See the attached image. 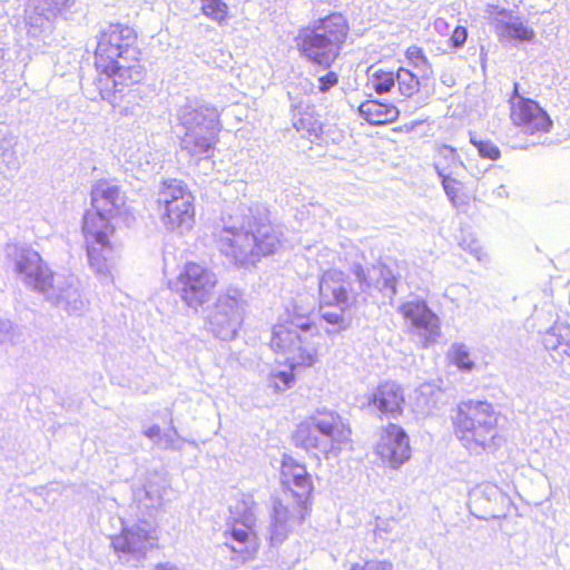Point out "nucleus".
Instances as JSON below:
<instances>
[{
	"instance_id": "423d86ee",
	"label": "nucleus",
	"mask_w": 570,
	"mask_h": 570,
	"mask_svg": "<svg viewBox=\"0 0 570 570\" xmlns=\"http://www.w3.org/2000/svg\"><path fill=\"white\" fill-rule=\"evenodd\" d=\"M499 420L500 413L487 401L462 402L453 420L454 432L470 453H494L503 443Z\"/></svg>"
},
{
	"instance_id": "7ed1b4c3",
	"label": "nucleus",
	"mask_w": 570,
	"mask_h": 570,
	"mask_svg": "<svg viewBox=\"0 0 570 570\" xmlns=\"http://www.w3.org/2000/svg\"><path fill=\"white\" fill-rule=\"evenodd\" d=\"M4 256L24 286L41 294L52 306L70 315L83 312L86 301L73 276L53 273L40 254L24 244H7Z\"/></svg>"
},
{
	"instance_id": "cd10ccee",
	"label": "nucleus",
	"mask_w": 570,
	"mask_h": 570,
	"mask_svg": "<svg viewBox=\"0 0 570 570\" xmlns=\"http://www.w3.org/2000/svg\"><path fill=\"white\" fill-rule=\"evenodd\" d=\"M542 343L547 350H570V326L564 323H556L542 337Z\"/></svg>"
},
{
	"instance_id": "603ef678",
	"label": "nucleus",
	"mask_w": 570,
	"mask_h": 570,
	"mask_svg": "<svg viewBox=\"0 0 570 570\" xmlns=\"http://www.w3.org/2000/svg\"><path fill=\"white\" fill-rule=\"evenodd\" d=\"M154 570H179L176 566L170 563H160L155 567Z\"/></svg>"
},
{
	"instance_id": "39448f33",
	"label": "nucleus",
	"mask_w": 570,
	"mask_h": 570,
	"mask_svg": "<svg viewBox=\"0 0 570 570\" xmlns=\"http://www.w3.org/2000/svg\"><path fill=\"white\" fill-rule=\"evenodd\" d=\"M320 340L316 323L295 305L287 318L273 327L271 347L285 356L291 368L309 367L316 362Z\"/></svg>"
},
{
	"instance_id": "58836bf2",
	"label": "nucleus",
	"mask_w": 570,
	"mask_h": 570,
	"mask_svg": "<svg viewBox=\"0 0 570 570\" xmlns=\"http://www.w3.org/2000/svg\"><path fill=\"white\" fill-rule=\"evenodd\" d=\"M297 130H305L309 136L318 137L323 132V125L312 116L301 117L296 122Z\"/></svg>"
},
{
	"instance_id": "ea45409f",
	"label": "nucleus",
	"mask_w": 570,
	"mask_h": 570,
	"mask_svg": "<svg viewBox=\"0 0 570 570\" xmlns=\"http://www.w3.org/2000/svg\"><path fill=\"white\" fill-rule=\"evenodd\" d=\"M348 570H393V566L387 561L366 560L350 562Z\"/></svg>"
},
{
	"instance_id": "49530a36",
	"label": "nucleus",
	"mask_w": 570,
	"mask_h": 570,
	"mask_svg": "<svg viewBox=\"0 0 570 570\" xmlns=\"http://www.w3.org/2000/svg\"><path fill=\"white\" fill-rule=\"evenodd\" d=\"M146 499L150 501L149 504H146L147 507H157L161 504V492L158 489H154L153 485H148L144 490Z\"/></svg>"
},
{
	"instance_id": "4468645a",
	"label": "nucleus",
	"mask_w": 570,
	"mask_h": 570,
	"mask_svg": "<svg viewBox=\"0 0 570 570\" xmlns=\"http://www.w3.org/2000/svg\"><path fill=\"white\" fill-rule=\"evenodd\" d=\"M307 514V508L299 504L284 503L274 499L271 521L266 528V539L271 547H279L301 524Z\"/></svg>"
},
{
	"instance_id": "c85d7f7f",
	"label": "nucleus",
	"mask_w": 570,
	"mask_h": 570,
	"mask_svg": "<svg viewBox=\"0 0 570 570\" xmlns=\"http://www.w3.org/2000/svg\"><path fill=\"white\" fill-rule=\"evenodd\" d=\"M368 82L376 94L383 95L390 92L395 86L396 73L392 71H385L375 66H371L367 70Z\"/></svg>"
},
{
	"instance_id": "5701e85b",
	"label": "nucleus",
	"mask_w": 570,
	"mask_h": 570,
	"mask_svg": "<svg viewBox=\"0 0 570 570\" xmlns=\"http://www.w3.org/2000/svg\"><path fill=\"white\" fill-rule=\"evenodd\" d=\"M219 132L184 131L179 142L180 153L188 157V163L191 165L210 159L214 156Z\"/></svg>"
},
{
	"instance_id": "4c0bfd02",
	"label": "nucleus",
	"mask_w": 570,
	"mask_h": 570,
	"mask_svg": "<svg viewBox=\"0 0 570 570\" xmlns=\"http://www.w3.org/2000/svg\"><path fill=\"white\" fill-rule=\"evenodd\" d=\"M471 144L476 148L479 155L482 158L491 160H498L501 156L499 147L490 140L478 139L475 136H471Z\"/></svg>"
},
{
	"instance_id": "4be33fe9",
	"label": "nucleus",
	"mask_w": 570,
	"mask_h": 570,
	"mask_svg": "<svg viewBox=\"0 0 570 570\" xmlns=\"http://www.w3.org/2000/svg\"><path fill=\"white\" fill-rule=\"evenodd\" d=\"M353 273L361 292L375 288L390 299L396 295V277L387 266L375 265L365 271L361 265H356Z\"/></svg>"
},
{
	"instance_id": "c9c22d12",
	"label": "nucleus",
	"mask_w": 570,
	"mask_h": 570,
	"mask_svg": "<svg viewBox=\"0 0 570 570\" xmlns=\"http://www.w3.org/2000/svg\"><path fill=\"white\" fill-rule=\"evenodd\" d=\"M294 380L295 377L292 372L278 371L269 375L267 386L273 392L278 393L289 389L294 383Z\"/></svg>"
},
{
	"instance_id": "6ab92c4d",
	"label": "nucleus",
	"mask_w": 570,
	"mask_h": 570,
	"mask_svg": "<svg viewBox=\"0 0 570 570\" xmlns=\"http://www.w3.org/2000/svg\"><path fill=\"white\" fill-rule=\"evenodd\" d=\"M487 12L501 41L531 42L535 38L534 30L513 11L498 6H489Z\"/></svg>"
},
{
	"instance_id": "2f4dec72",
	"label": "nucleus",
	"mask_w": 570,
	"mask_h": 570,
	"mask_svg": "<svg viewBox=\"0 0 570 570\" xmlns=\"http://www.w3.org/2000/svg\"><path fill=\"white\" fill-rule=\"evenodd\" d=\"M410 65L421 73L422 79H429L432 75L431 65L420 47L412 46L406 50Z\"/></svg>"
},
{
	"instance_id": "aec40b11",
	"label": "nucleus",
	"mask_w": 570,
	"mask_h": 570,
	"mask_svg": "<svg viewBox=\"0 0 570 570\" xmlns=\"http://www.w3.org/2000/svg\"><path fill=\"white\" fill-rule=\"evenodd\" d=\"M399 312L411 322L426 347L440 336V320L423 301H411L400 305Z\"/></svg>"
},
{
	"instance_id": "0eeeda50",
	"label": "nucleus",
	"mask_w": 570,
	"mask_h": 570,
	"mask_svg": "<svg viewBox=\"0 0 570 570\" xmlns=\"http://www.w3.org/2000/svg\"><path fill=\"white\" fill-rule=\"evenodd\" d=\"M348 30L344 16L334 12L301 30L295 42L302 57L323 69H328L340 57Z\"/></svg>"
},
{
	"instance_id": "a19ab883",
	"label": "nucleus",
	"mask_w": 570,
	"mask_h": 570,
	"mask_svg": "<svg viewBox=\"0 0 570 570\" xmlns=\"http://www.w3.org/2000/svg\"><path fill=\"white\" fill-rule=\"evenodd\" d=\"M396 524L394 519H376L374 533L377 538L385 540L386 535L394 530Z\"/></svg>"
},
{
	"instance_id": "c03bdc74",
	"label": "nucleus",
	"mask_w": 570,
	"mask_h": 570,
	"mask_svg": "<svg viewBox=\"0 0 570 570\" xmlns=\"http://www.w3.org/2000/svg\"><path fill=\"white\" fill-rule=\"evenodd\" d=\"M159 442L164 443L165 449H169V450L180 449L179 440L177 436V431L174 426L170 429V431L168 433L161 434Z\"/></svg>"
},
{
	"instance_id": "b1692460",
	"label": "nucleus",
	"mask_w": 570,
	"mask_h": 570,
	"mask_svg": "<svg viewBox=\"0 0 570 570\" xmlns=\"http://www.w3.org/2000/svg\"><path fill=\"white\" fill-rule=\"evenodd\" d=\"M404 395L402 387L394 382L380 384L368 396L367 405L386 417L396 419L402 414Z\"/></svg>"
},
{
	"instance_id": "393cba45",
	"label": "nucleus",
	"mask_w": 570,
	"mask_h": 570,
	"mask_svg": "<svg viewBox=\"0 0 570 570\" xmlns=\"http://www.w3.org/2000/svg\"><path fill=\"white\" fill-rule=\"evenodd\" d=\"M358 114L372 125H384L397 119L399 109L391 104L379 100H366L358 107Z\"/></svg>"
},
{
	"instance_id": "a878e982",
	"label": "nucleus",
	"mask_w": 570,
	"mask_h": 570,
	"mask_svg": "<svg viewBox=\"0 0 570 570\" xmlns=\"http://www.w3.org/2000/svg\"><path fill=\"white\" fill-rule=\"evenodd\" d=\"M230 550L238 553L244 560L249 559L256 551V535L245 523L234 524L230 529Z\"/></svg>"
},
{
	"instance_id": "9b49d317",
	"label": "nucleus",
	"mask_w": 570,
	"mask_h": 570,
	"mask_svg": "<svg viewBox=\"0 0 570 570\" xmlns=\"http://www.w3.org/2000/svg\"><path fill=\"white\" fill-rule=\"evenodd\" d=\"M216 283V275L207 267L188 263L179 274L176 286L181 301L197 312L212 298Z\"/></svg>"
},
{
	"instance_id": "ddd939ff",
	"label": "nucleus",
	"mask_w": 570,
	"mask_h": 570,
	"mask_svg": "<svg viewBox=\"0 0 570 570\" xmlns=\"http://www.w3.org/2000/svg\"><path fill=\"white\" fill-rule=\"evenodd\" d=\"M318 294L322 305L350 308L358 291L353 287L348 275L338 269H328L318 279Z\"/></svg>"
},
{
	"instance_id": "dca6fc26",
	"label": "nucleus",
	"mask_w": 570,
	"mask_h": 570,
	"mask_svg": "<svg viewBox=\"0 0 570 570\" xmlns=\"http://www.w3.org/2000/svg\"><path fill=\"white\" fill-rule=\"evenodd\" d=\"M156 540L147 524L142 523L124 528L119 535L111 538V544L120 559L130 562L145 558L147 551L156 544Z\"/></svg>"
},
{
	"instance_id": "1a4fd4ad",
	"label": "nucleus",
	"mask_w": 570,
	"mask_h": 570,
	"mask_svg": "<svg viewBox=\"0 0 570 570\" xmlns=\"http://www.w3.org/2000/svg\"><path fill=\"white\" fill-rule=\"evenodd\" d=\"M158 204L164 208L161 222L168 229L179 234L191 229L195 223L194 196L183 181H164L158 193Z\"/></svg>"
},
{
	"instance_id": "37998d69",
	"label": "nucleus",
	"mask_w": 570,
	"mask_h": 570,
	"mask_svg": "<svg viewBox=\"0 0 570 570\" xmlns=\"http://www.w3.org/2000/svg\"><path fill=\"white\" fill-rule=\"evenodd\" d=\"M338 83V76L334 71H328L326 75L318 78V90L327 92L331 88Z\"/></svg>"
},
{
	"instance_id": "5fc2aeb1",
	"label": "nucleus",
	"mask_w": 570,
	"mask_h": 570,
	"mask_svg": "<svg viewBox=\"0 0 570 570\" xmlns=\"http://www.w3.org/2000/svg\"><path fill=\"white\" fill-rule=\"evenodd\" d=\"M488 489L490 490V492H491V493H493V492H497V491H498L497 487H488Z\"/></svg>"
},
{
	"instance_id": "6e6552de",
	"label": "nucleus",
	"mask_w": 570,
	"mask_h": 570,
	"mask_svg": "<svg viewBox=\"0 0 570 570\" xmlns=\"http://www.w3.org/2000/svg\"><path fill=\"white\" fill-rule=\"evenodd\" d=\"M351 430L334 412L318 413L298 426L295 442L318 462L336 455L342 444L350 441Z\"/></svg>"
},
{
	"instance_id": "6e6d98bb",
	"label": "nucleus",
	"mask_w": 570,
	"mask_h": 570,
	"mask_svg": "<svg viewBox=\"0 0 570 570\" xmlns=\"http://www.w3.org/2000/svg\"><path fill=\"white\" fill-rule=\"evenodd\" d=\"M563 353L570 356V348L569 350H563Z\"/></svg>"
},
{
	"instance_id": "e433bc0d",
	"label": "nucleus",
	"mask_w": 570,
	"mask_h": 570,
	"mask_svg": "<svg viewBox=\"0 0 570 570\" xmlns=\"http://www.w3.org/2000/svg\"><path fill=\"white\" fill-rule=\"evenodd\" d=\"M21 330L9 320H0V344H17L21 340Z\"/></svg>"
},
{
	"instance_id": "412c9836",
	"label": "nucleus",
	"mask_w": 570,
	"mask_h": 570,
	"mask_svg": "<svg viewBox=\"0 0 570 570\" xmlns=\"http://www.w3.org/2000/svg\"><path fill=\"white\" fill-rule=\"evenodd\" d=\"M376 453L392 469L400 468L411 456L409 436L396 424H389L376 445Z\"/></svg>"
},
{
	"instance_id": "473e14b6",
	"label": "nucleus",
	"mask_w": 570,
	"mask_h": 570,
	"mask_svg": "<svg viewBox=\"0 0 570 570\" xmlns=\"http://www.w3.org/2000/svg\"><path fill=\"white\" fill-rule=\"evenodd\" d=\"M449 356L452 363L461 371L470 372L474 367V362L471 360L469 350L464 344H453L450 348Z\"/></svg>"
},
{
	"instance_id": "f03ea898",
	"label": "nucleus",
	"mask_w": 570,
	"mask_h": 570,
	"mask_svg": "<svg viewBox=\"0 0 570 570\" xmlns=\"http://www.w3.org/2000/svg\"><path fill=\"white\" fill-rule=\"evenodd\" d=\"M91 204L95 210L85 214L82 225L88 261L99 282L108 285L118 258L117 248L109 242L114 233L110 220L128 214L126 196L117 185L99 181L92 187Z\"/></svg>"
},
{
	"instance_id": "9d476101",
	"label": "nucleus",
	"mask_w": 570,
	"mask_h": 570,
	"mask_svg": "<svg viewBox=\"0 0 570 570\" xmlns=\"http://www.w3.org/2000/svg\"><path fill=\"white\" fill-rule=\"evenodd\" d=\"M208 330L219 340L235 338L243 322V307L240 293L237 289L228 291L218 296L206 316Z\"/></svg>"
},
{
	"instance_id": "f704fd0d",
	"label": "nucleus",
	"mask_w": 570,
	"mask_h": 570,
	"mask_svg": "<svg viewBox=\"0 0 570 570\" xmlns=\"http://www.w3.org/2000/svg\"><path fill=\"white\" fill-rule=\"evenodd\" d=\"M440 178L444 193L452 206L459 208L464 204L463 199L459 195L461 190V183L454 176Z\"/></svg>"
},
{
	"instance_id": "09e8293b",
	"label": "nucleus",
	"mask_w": 570,
	"mask_h": 570,
	"mask_svg": "<svg viewBox=\"0 0 570 570\" xmlns=\"http://www.w3.org/2000/svg\"><path fill=\"white\" fill-rule=\"evenodd\" d=\"M492 194L500 199H504L509 197V191L505 185L501 184L497 188L492 190Z\"/></svg>"
},
{
	"instance_id": "f8f14e48",
	"label": "nucleus",
	"mask_w": 570,
	"mask_h": 570,
	"mask_svg": "<svg viewBox=\"0 0 570 570\" xmlns=\"http://www.w3.org/2000/svg\"><path fill=\"white\" fill-rule=\"evenodd\" d=\"M518 89L515 82L509 100L513 124L524 134L548 132L552 125L549 115L534 100L520 96Z\"/></svg>"
},
{
	"instance_id": "de8ad7c7",
	"label": "nucleus",
	"mask_w": 570,
	"mask_h": 570,
	"mask_svg": "<svg viewBox=\"0 0 570 570\" xmlns=\"http://www.w3.org/2000/svg\"><path fill=\"white\" fill-rule=\"evenodd\" d=\"M144 435L155 442H159L161 433L159 425L155 424L144 431Z\"/></svg>"
},
{
	"instance_id": "c756f323",
	"label": "nucleus",
	"mask_w": 570,
	"mask_h": 570,
	"mask_svg": "<svg viewBox=\"0 0 570 570\" xmlns=\"http://www.w3.org/2000/svg\"><path fill=\"white\" fill-rule=\"evenodd\" d=\"M202 13L223 26L227 22L229 7L224 0H200Z\"/></svg>"
},
{
	"instance_id": "bb28decb",
	"label": "nucleus",
	"mask_w": 570,
	"mask_h": 570,
	"mask_svg": "<svg viewBox=\"0 0 570 570\" xmlns=\"http://www.w3.org/2000/svg\"><path fill=\"white\" fill-rule=\"evenodd\" d=\"M433 166L439 177L459 176L465 165L455 148L443 145L438 149Z\"/></svg>"
},
{
	"instance_id": "a211bd4d",
	"label": "nucleus",
	"mask_w": 570,
	"mask_h": 570,
	"mask_svg": "<svg viewBox=\"0 0 570 570\" xmlns=\"http://www.w3.org/2000/svg\"><path fill=\"white\" fill-rule=\"evenodd\" d=\"M281 483L288 491L285 492V495H291L294 499L292 504H299L308 509L313 483L305 465L289 455H284L281 465Z\"/></svg>"
},
{
	"instance_id": "f257e3e1",
	"label": "nucleus",
	"mask_w": 570,
	"mask_h": 570,
	"mask_svg": "<svg viewBox=\"0 0 570 570\" xmlns=\"http://www.w3.org/2000/svg\"><path fill=\"white\" fill-rule=\"evenodd\" d=\"M136 40L135 30L120 23H110L100 31L95 57L100 72L95 89L83 88L89 99L100 98L115 107L126 88L142 80Z\"/></svg>"
},
{
	"instance_id": "3c124183",
	"label": "nucleus",
	"mask_w": 570,
	"mask_h": 570,
	"mask_svg": "<svg viewBox=\"0 0 570 570\" xmlns=\"http://www.w3.org/2000/svg\"><path fill=\"white\" fill-rule=\"evenodd\" d=\"M3 157H4V161L7 163L8 168L11 170H17V168H18L17 158L11 155L10 159H6V157H7L6 154L3 155Z\"/></svg>"
},
{
	"instance_id": "20e7f679",
	"label": "nucleus",
	"mask_w": 570,
	"mask_h": 570,
	"mask_svg": "<svg viewBox=\"0 0 570 570\" xmlns=\"http://www.w3.org/2000/svg\"><path fill=\"white\" fill-rule=\"evenodd\" d=\"M216 245L230 264L248 267L277 250L281 234L265 216L255 215L250 207H239L227 220L223 218Z\"/></svg>"
},
{
	"instance_id": "864d4df0",
	"label": "nucleus",
	"mask_w": 570,
	"mask_h": 570,
	"mask_svg": "<svg viewBox=\"0 0 570 570\" xmlns=\"http://www.w3.org/2000/svg\"><path fill=\"white\" fill-rule=\"evenodd\" d=\"M490 180H491V178H490V173H488V174H487V175H484V176H483V178H482V185L488 186V185L490 184Z\"/></svg>"
},
{
	"instance_id": "8fccbe9b",
	"label": "nucleus",
	"mask_w": 570,
	"mask_h": 570,
	"mask_svg": "<svg viewBox=\"0 0 570 570\" xmlns=\"http://www.w3.org/2000/svg\"><path fill=\"white\" fill-rule=\"evenodd\" d=\"M466 249L470 250V253L473 254L478 261H481L482 249L476 243L473 242Z\"/></svg>"
},
{
	"instance_id": "79ce46f5",
	"label": "nucleus",
	"mask_w": 570,
	"mask_h": 570,
	"mask_svg": "<svg viewBox=\"0 0 570 570\" xmlns=\"http://www.w3.org/2000/svg\"><path fill=\"white\" fill-rule=\"evenodd\" d=\"M417 399L420 397H431V400H426V407L428 409H431L433 407V405L435 404L436 400H434V395L436 393H440V391H438L432 384H429V383H425V384H422L417 391Z\"/></svg>"
},
{
	"instance_id": "2eb2a0df",
	"label": "nucleus",
	"mask_w": 570,
	"mask_h": 570,
	"mask_svg": "<svg viewBox=\"0 0 570 570\" xmlns=\"http://www.w3.org/2000/svg\"><path fill=\"white\" fill-rule=\"evenodd\" d=\"M77 0H28L24 9V19L29 33L38 37L50 32L52 23L58 16H62Z\"/></svg>"
},
{
	"instance_id": "a18cd8bd",
	"label": "nucleus",
	"mask_w": 570,
	"mask_h": 570,
	"mask_svg": "<svg viewBox=\"0 0 570 570\" xmlns=\"http://www.w3.org/2000/svg\"><path fill=\"white\" fill-rule=\"evenodd\" d=\"M466 38H468V30H466V28H464L462 26H458L453 30V33H452V36L450 38V41L452 43V47L461 48L465 43Z\"/></svg>"
},
{
	"instance_id": "f3484780",
	"label": "nucleus",
	"mask_w": 570,
	"mask_h": 570,
	"mask_svg": "<svg viewBox=\"0 0 570 570\" xmlns=\"http://www.w3.org/2000/svg\"><path fill=\"white\" fill-rule=\"evenodd\" d=\"M219 117L215 106L198 100L187 101L177 111L178 124L184 131H220Z\"/></svg>"
},
{
	"instance_id": "7c9ffc66",
	"label": "nucleus",
	"mask_w": 570,
	"mask_h": 570,
	"mask_svg": "<svg viewBox=\"0 0 570 570\" xmlns=\"http://www.w3.org/2000/svg\"><path fill=\"white\" fill-rule=\"evenodd\" d=\"M421 73H414L409 69L400 68L396 72V82L400 94L404 97H412L421 86Z\"/></svg>"
},
{
	"instance_id": "72a5a7b5",
	"label": "nucleus",
	"mask_w": 570,
	"mask_h": 570,
	"mask_svg": "<svg viewBox=\"0 0 570 570\" xmlns=\"http://www.w3.org/2000/svg\"><path fill=\"white\" fill-rule=\"evenodd\" d=\"M346 309L340 308L338 312L325 311L321 313L322 320H324L333 328H326L327 334L340 333L350 326V320L344 317Z\"/></svg>"
}]
</instances>
